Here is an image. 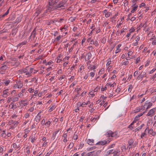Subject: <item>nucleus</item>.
<instances>
[{
    "instance_id": "obj_52",
    "label": "nucleus",
    "mask_w": 156,
    "mask_h": 156,
    "mask_svg": "<svg viewBox=\"0 0 156 156\" xmlns=\"http://www.w3.org/2000/svg\"><path fill=\"white\" fill-rule=\"evenodd\" d=\"M56 136V135L55 134H54V133H53L51 136V139H52L53 140H54Z\"/></svg>"
},
{
    "instance_id": "obj_49",
    "label": "nucleus",
    "mask_w": 156,
    "mask_h": 156,
    "mask_svg": "<svg viewBox=\"0 0 156 156\" xmlns=\"http://www.w3.org/2000/svg\"><path fill=\"white\" fill-rule=\"evenodd\" d=\"M121 90V88L119 87H118L115 90V92L118 93L120 90Z\"/></svg>"
},
{
    "instance_id": "obj_50",
    "label": "nucleus",
    "mask_w": 156,
    "mask_h": 156,
    "mask_svg": "<svg viewBox=\"0 0 156 156\" xmlns=\"http://www.w3.org/2000/svg\"><path fill=\"white\" fill-rule=\"evenodd\" d=\"M81 90V88H76L75 89V90H76L77 92V94H79V91L80 90Z\"/></svg>"
},
{
    "instance_id": "obj_55",
    "label": "nucleus",
    "mask_w": 156,
    "mask_h": 156,
    "mask_svg": "<svg viewBox=\"0 0 156 156\" xmlns=\"http://www.w3.org/2000/svg\"><path fill=\"white\" fill-rule=\"evenodd\" d=\"M147 92V90L146 91H145V94H139L138 95V97L139 98H142V96L143 95H144L145 94H146Z\"/></svg>"
},
{
    "instance_id": "obj_13",
    "label": "nucleus",
    "mask_w": 156,
    "mask_h": 156,
    "mask_svg": "<svg viewBox=\"0 0 156 156\" xmlns=\"http://www.w3.org/2000/svg\"><path fill=\"white\" fill-rule=\"evenodd\" d=\"M146 111H144V112L142 113H139L138 115H136L135 119L134 120H135V121L138 120V118L140 117L143 114L145 113Z\"/></svg>"
},
{
    "instance_id": "obj_46",
    "label": "nucleus",
    "mask_w": 156,
    "mask_h": 156,
    "mask_svg": "<svg viewBox=\"0 0 156 156\" xmlns=\"http://www.w3.org/2000/svg\"><path fill=\"white\" fill-rule=\"evenodd\" d=\"M99 117V116H97V117H94L93 118H92L91 119V120L92 121H94L95 120H97L98 119Z\"/></svg>"
},
{
    "instance_id": "obj_12",
    "label": "nucleus",
    "mask_w": 156,
    "mask_h": 156,
    "mask_svg": "<svg viewBox=\"0 0 156 156\" xmlns=\"http://www.w3.org/2000/svg\"><path fill=\"white\" fill-rule=\"evenodd\" d=\"M91 54L90 52L88 53L85 55V60L86 61L89 60L91 58Z\"/></svg>"
},
{
    "instance_id": "obj_51",
    "label": "nucleus",
    "mask_w": 156,
    "mask_h": 156,
    "mask_svg": "<svg viewBox=\"0 0 156 156\" xmlns=\"http://www.w3.org/2000/svg\"><path fill=\"white\" fill-rule=\"evenodd\" d=\"M12 98L11 97H9L8 98V100H7V102L8 103H9L11 101H12Z\"/></svg>"
},
{
    "instance_id": "obj_63",
    "label": "nucleus",
    "mask_w": 156,
    "mask_h": 156,
    "mask_svg": "<svg viewBox=\"0 0 156 156\" xmlns=\"http://www.w3.org/2000/svg\"><path fill=\"white\" fill-rule=\"evenodd\" d=\"M84 144L82 143H80V144L79 148H82L84 146Z\"/></svg>"
},
{
    "instance_id": "obj_41",
    "label": "nucleus",
    "mask_w": 156,
    "mask_h": 156,
    "mask_svg": "<svg viewBox=\"0 0 156 156\" xmlns=\"http://www.w3.org/2000/svg\"><path fill=\"white\" fill-rule=\"evenodd\" d=\"M146 23H147V21H145V23L143 24V25H142V27H144V30H145V28L147 26Z\"/></svg>"
},
{
    "instance_id": "obj_21",
    "label": "nucleus",
    "mask_w": 156,
    "mask_h": 156,
    "mask_svg": "<svg viewBox=\"0 0 156 156\" xmlns=\"http://www.w3.org/2000/svg\"><path fill=\"white\" fill-rule=\"evenodd\" d=\"M138 7V5H136V6H133V7H132L133 8H132V10L131 11V12L132 13H134L135 11L137 10Z\"/></svg>"
},
{
    "instance_id": "obj_15",
    "label": "nucleus",
    "mask_w": 156,
    "mask_h": 156,
    "mask_svg": "<svg viewBox=\"0 0 156 156\" xmlns=\"http://www.w3.org/2000/svg\"><path fill=\"white\" fill-rule=\"evenodd\" d=\"M37 138L35 136L32 135V136L30 137L29 139L30 140L31 142L34 143L36 140Z\"/></svg>"
},
{
    "instance_id": "obj_25",
    "label": "nucleus",
    "mask_w": 156,
    "mask_h": 156,
    "mask_svg": "<svg viewBox=\"0 0 156 156\" xmlns=\"http://www.w3.org/2000/svg\"><path fill=\"white\" fill-rule=\"evenodd\" d=\"M5 62L4 64H3V66H1L0 68V69L2 70H5L7 68V67L6 65L5 64Z\"/></svg>"
},
{
    "instance_id": "obj_48",
    "label": "nucleus",
    "mask_w": 156,
    "mask_h": 156,
    "mask_svg": "<svg viewBox=\"0 0 156 156\" xmlns=\"http://www.w3.org/2000/svg\"><path fill=\"white\" fill-rule=\"evenodd\" d=\"M73 139L74 140H77L78 139V135L74 133L73 136Z\"/></svg>"
},
{
    "instance_id": "obj_35",
    "label": "nucleus",
    "mask_w": 156,
    "mask_h": 156,
    "mask_svg": "<svg viewBox=\"0 0 156 156\" xmlns=\"http://www.w3.org/2000/svg\"><path fill=\"white\" fill-rule=\"evenodd\" d=\"M51 123V122L50 121H48L45 123L44 125L48 127H49Z\"/></svg>"
},
{
    "instance_id": "obj_61",
    "label": "nucleus",
    "mask_w": 156,
    "mask_h": 156,
    "mask_svg": "<svg viewBox=\"0 0 156 156\" xmlns=\"http://www.w3.org/2000/svg\"><path fill=\"white\" fill-rule=\"evenodd\" d=\"M65 75H63L61 77L59 78V80H62V79H64L65 77Z\"/></svg>"
},
{
    "instance_id": "obj_40",
    "label": "nucleus",
    "mask_w": 156,
    "mask_h": 156,
    "mask_svg": "<svg viewBox=\"0 0 156 156\" xmlns=\"http://www.w3.org/2000/svg\"><path fill=\"white\" fill-rule=\"evenodd\" d=\"M41 12V10L39 9L38 10H37V12H35V15L36 16H37L39 14H40Z\"/></svg>"
},
{
    "instance_id": "obj_56",
    "label": "nucleus",
    "mask_w": 156,
    "mask_h": 156,
    "mask_svg": "<svg viewBox=\"0 0 156 156\" xmlns=\"http://www.w3.org/2000/svg\"><path fill=\"white\" fill-rule=\"evenodd\" d=\"M14 103L13 102H11L10 104V106H11V108H12L13 109H15V108L14 107Z\"/></svg>"
},
{
    "instance_id": "obj_27",
    "label": "nucleus",
    "mask_w": 156,
    "mask_h": 156,
    "mask_svg": "<svg viewBox=\"0 0 156 156\" xmlns=\"http://www.w3.org/2000/svg\"><path fill=\"white\" fill-rule=\"evenodd\" d=\"M115 84H116V83L115 82H114L112 84H110L109 83H108L106 84V86H110V87H114V85H115Z\"/></svg>"
},
{
    "instance_id": "obj_33",
    "label": "nucleus",
    "mask_w": 156,
    "mask_h": 156,
    "mask_svg": "<svg viewBox=\"0 0 156 156\" xmlns=\"http://www.w3.org/2000/svg\"><path fill=\"white\" fill-rule=\"evenodd\" d=\"M144 124H142L141 126L138 127L137 128H136L135 130V131L136 132V130L138 131L140 129H141L143 127V126H144Z\"/></svg>"
},
{
    "instance_id": "obj_29",
    "label": "nucleus",
    "mask_w": 156,
    "mask_h": 156,
    "mask_svg": "<svg viewBox=\"0 0 156 156\" xmlns=\"http://www.w3.org/2000/svg\"><path fill=\"white\" fill-rule=\"evenodd\" d=\"M146 74V73L144 72H142L141 73V74L139 76H138V77H140L141 78H142L144 77Z\"/></svg>"
},
{
    "instance_id": "obj_58",
    "label": "nucleus",
    "mask_w": 156,
    "mask_h": 156,
    "mask_svg": "<svg viewBox=\"0 0 156 156\" xmlns=\"http://www.w3.org/2000/svg\"><path fill=\"white\" fill-rule=\"evenodd\" d=\"M74 144L73 143H71L69 145V148H72Z\"/></svg>"
},
{
    "instance_id": "obj_8",
    "label": "nucleus",
    "mask_w": 156,
    "mask_h": 156,
    "mask_svg": "<svg viewBox=\"0 0 156 156\" xmlns=\"http://www.w3.org/2000/svg\"><path fill=\"white\" fill-rule=\"evenodd\" d=\"M111 141V140L110 139L107 141H101L98 142L96 144H99L100 145H103L106 144H108Z\"/></svg>"
},
{
    "instance_id": "obj_45",
    "label": "nucleus",
    "mask_w": 156,
    "mask_h": 156,
    "mask_svg": "<svg viewBox=\"0 0 156 156\" xmlns=\"http://www.w3.org/2000/svg\"><path fill=\"white\" fill-rule=\"evenodd\" d=\"M28 91L30 93H32L34 92V90L32 88H30L28 89Z\"/></svg>"
},
{
    "instance_id": "obj_37",
    "label": "nucleus",
    "mask_w": 156,
    "mask_h": 156,
    "mask_svg": "<svg viewBox=\"0 0 156 156\" xmlns=\"http://www.w3.org/2000/svg\"><path fill=\"white\" fill-rule=\"evenodd\" d=\"M62 37V36L59 35L56 37L55 39V41H58Z\"/></svg>"
},
{
    "instance_id": "obj_28",
    "label": "nucleus",
    "mask_w": 156,
    "mask_h": 156,
    "mask_svg": "<svg viewBox=\"0 0 156 156\" xmlns=\"http://www.w3.org/2000/svg\"><path fill=\"white\" fill-rule=\"evenodd\" d=\"M19 98L17 97H14L12 98V101L13 102H16L18 100Z\"/></svg>"
},
{
    "instance_id": "obj_26",
    "label": "nucleus",
    "mask_w": 156,
    "mask_h": 156,
    "mask_svg": "<svg viewBox=\"0 0 156 156\" xmlns=\"http://www.w3.org/2000/svg\"><path fill=\"white\" fill-rule=\"evenodd\" d=\"M12 146L14 148H16L17 149H18V150H20V147L19 146H17V144L16 143L13 144H12Z\"/></svg>"
},
{
    "instance_id": "obj_34",
    "label": "nucleus",
    "mask_w": 156,
    "mask_h": 156,
    "mask_svg": "<svg viewBox=\"0 0 156 156\" xmlns=\"http://www.w3.org/2000/svg\"><path fill=\"white\" fill-rule=\"evenodd\" d=\"M113 150H109L107 151V153L108 155L110 154H113Z\"/></svg>"
},
{
    "instance_id": "obj_38",
    "label": "nucleus",
    "mask_w": 156,
    "mask_h": 156,
    "mask_svg": "<svg viewBox=\"0 0 156 156\" xmlns=\"http://www.w3.org/2000/svg\"><path fill=\"white\" fill-rule=\"evenodd\" d=\"M132 88H133L132 85L131 84L129 85V88H128V91L130 92L131 91Z\"/></svg>"
},
{
    "instance_id": "obj_7",
    "label": "nucleus",
    "mask_w": 156,
    "mask_h": 156,
    "mask_svg": "<svg viewBox=\"0 0 156 156\" xmlns=\"http://www.w3.org/2000/svg\"><path fill=\"white\" fill-rule=\"evenodd\" d=\"M152 105V103L147 101L145 102L144 105H143L142 106L144 107L145 109H146L147 110L148 109L150 108Z\"/></svg>"
},
{
    "instance_id": "obj_16",
    "label": "nucleus",
    "mask_w": 156,
    "mask_h": 156,
    "mask_svg": "<svg viewBox=\"0 0 156 156\" xmlns=\"http://www.w3.org/2000/svg\"><path fill=\"white\" fill-rule=\"evenodd\" d=\"M67 133H65L64 132L62 136V137L63 138V141L64 143H66L68 141L67 139Z\"/></svg>"
},
{
    "instance_id": "obj_19",
    "label": "nucleus",
    "mask_w": 156,
    "mask_h": 156,
    "mask_svg": "<svg viewBox=\"0 0 156 156\" xmlns=\"http://www.w3.org/2000/svg\"><path fill=\"white\" fill-rule=\"evenodd\" d=\"M25 91V89H23L21 90L18 94L19 97H21L23 96V93H24Z\"/></svg>"
},
{
    "instance_id": "obj_23",
    "label": "nucleus",
    "mask_w": 156,
    "mask_h": 156,
    "mask_svg": "<svg viewBox=\"0 0 156 156\" xmlns=\"http://www.w3.org/2000/svg\"><path fill=\"white\" fill-rule=\"evenodd\" d=\"M148 133L153 136H154L155 134V133L153 131V129H150L148 130Z\"/></svg>"
},
{
    "instance_id": "obj_2",
    "label": "nucleus",
    "mask_w": 156,
    "mask_h": 156,
    "mask_svg": "<svg viewBox=\"0 0 156 156\" xmlns=\"http://www.w3.org/2000/svg\"><path fill=\"white\" fill-rule=\"evenodd\" d=\"M101 152V150L91 151L87 153V156H98Z\"/></svg>"
},
{
    "instance_id": "obj_39",
    "label": "nucleus",
    "mask_w": 156,
    "mask_h": 156,
    "mask_svg": "<svg viewBox=\"0 0 156 156\" xmlns=\"http://www.w3.org/2000/svg\"><path fill=\"white\" fill-rule=\"evenodd\" d=\"M41 118V115H39V113H38L36 117V120H38V121H39Z\"/></svg>"
},
{
    "instance_id": "obj_11",
    "label": "nucleus",
    "mask_w": 156,
    "mask_h": 156,
    "mask_svg": "<svg viewBox=\"0 0 156 156\" xmlns=\"http://www.w3.org/2000/svg\"><path fill=\"white\" fill-rule=\"evenodd\" d=\"M145 109L144 107H140L137 108L135 110H134V112L136 113L140 111H141L142 110H143Z\"/></svg>"
},
{
    "instance_id": "obj_42",
    "label": "nucleus",
    "mask_w": 156,
    "mask_h": 156,
    "mask_svg": "<svg viewBox=\"0 0 156 156\" xmlns=\"http://www.w3.org/2000/svg\"><path fill=\"white\" fill-rule=\"evenodd\" d=\"M147 129V128H146V129L145 130L144 133H142L141 134V138H142L143 137L145 136L146 135V134L145 132H146V130Z\"/></svg>"
},
{
    "instance_id": "obj_47",
    "label": "nucleus",
    "mask_w": 156,
    "mask_h": 156,
    "mask_svg": "<svg viewBox=\"0 0 156 156\" xmlns=\"http://www.w3.org/2000/svg\"><path fill=\"white\" fill-rule=\"evenodd\" d=\"M30 116V114L28 113H26L24 115L23 117V118H25L26 119L28 118Z\"/></svg>"
},
{
    "instance_id": "obj_59",
    "label": "nucleus",
    "mask_w": 156,
    "mask_h": 156,
    "mask_svg": "<svg viewBox=\"0 0 156 156\" xmlns=\"http://www.w3.org/2000/svg\"><path fill=\"white\" fill-rule=\"evenodd\" d=\"M136 1H135V0L132 1V2H133V4L132 5V7H133V6H136Z\"/></svg>"
},
{
    "instance_id": "obj_36",
    "label": "nucleus",
    "mask_w": 156,
    "mask_h": 156,
    "mask_svg": "<svg viewBox=\"0 0 156 156\" xmlns=\"http://www.w3.org/2000/svg\"><path fill=\"white\" fill-rule=\"evenodd\" d=\"M111 14V13L109 12H108L105 14V17L106 18H108L110 16Z\"/></svg>"
},
{
    "instance_id": "obj_10",
    "label": "nucleus",
    "mask_w": 156,
    "mask_h": 156,
    "mask_svg": "<svg viewBox=\"0 0 156 156\" xmlns=\"http://www.w3.org/2000/svg\"><path fill=\"white\" fill-rule=\"evenodd\" d=\"M8 89H5L3 92L2 97L4 98H6L9 95V93L8 92Z\"/></svg>"
},
{
    "instance_id": "obj_43",
    "label": "nucleus",
    "mask_w": 156,
    "mask_h": 156,
    "mask_svg": "<svg viewBox=\"0 0 156 156\" xmlns=\"http://www.w3.org/2000/svg\"><path fill=\"white\" fill-rule=\"evenodd\" d=\"M38 93V91L37 90H36L34 92V94L33 95H32V96H31V98L30 99H31L32 98L34 97V96H36L37 94Z\"/></svg>"
},
{
    "instance_id": "obj_9",
    "label": "nucleus",
    "mask_w": 156,
    "mask_h": 156,
    "mask_svg": "<svg viewBox=\"0 0 156 156\" xmlns=\"http://www.w3.org/2000/svg\"><path fill=\"white\" fill-rule=\"evenodd\" d=\"M156 109L155 108H154L149 111L147 115V116H150L151 115H153L155 112Z\"/></svg>"
},
{
    "instance_id": "obj_60",
    "label": "nucleus",
    "mask_w": 156,
    "mask_h": 156,
    "mask_svg": "<svg viewBox=\"0 0 156 156\" xmlns=\"http://www.w3.org/2000/svg\"><path fill=\"white\" fill-rule=\"evenodd\" d=\"M30 131V130L27 129H26L24 130V133L26 134L28 133Z\"/></svg>"
},
{
    "instance_id": "obj_6",
    "label": "nucleus",
    "mask_w": 156,
    "mask_h": 156,
    "mask_svg": "<svg viewBox=\"0 0 156 156\" xmlns=\"http://www.w3.org/2000/svg\"><path fill=\"white\" fill-rule=\"evenodd\" d=\"M66 2L67 1L66 0H63L60 2V3L57 5H55L56 9H58L61 8L63 7L64 6V5L66 4Z\"/></svg>"
},
{
    "instance_id": "obj_32",
    "label": "nucleus",
    "mask_w": 156,
    "mask_h": 156,
    "mask_svg": "<svg viewBox=\"0 0 156 156\" xmlns=\"http://www.w3.org/2000/svg\"><path fill=\"white\" fill-rule=\"evenodd\" d=\"M129 62L128 61L123 60L122 62V65H127L129 64Z\"/></svg>"
},
{
    "instance_id": "obj_44",
    "label": "nucleus",
    "mask_w": 156,
    "mask_h": 156,
    "mask_svg": "<svg viewBox=\"0 0 156 156\" xmlns=\"http://www.w3.org/2000/svg\"><path fill=\"white\" fill-rule=\"evenodd\" d=\"M134 122H135V120H134L133 122L130 124V125L129 126V128H130L131 130H132V129L133 128V127L132 125Z\"/></svg>"
},
{
    "instance_id": "obj_57",
    "label": "nucleus",
    "mask_w": 156,
    "mask_h": 156,
    "mask_svg": "<svg viewBox=\"0 0 156 156\" xmlns=\"http://www.w3.org/2000/svg\"><path fill=\"white\" fill-rule=\"evenodd\" d=\"M91 95V97H93L94 95V92L93 91H90L89 93Z\"/></svg>"
},
{
    "instance_id": "obj_1",
    "label": "nucleus",
    "mask_w": 156,
    "mask_h": 156,
    "mask_svg": "<svg viewBox=\"0 0 156 156\" xmlns=\"http://www.w3.org/2000/svg\"><path fill=\"white\" fill-rule=\"evenodd\" d=\"M47 6L48 8L46 10V11L44 12V14L46 13L47 12V11H53L54 9H57L56 6H55V4H54L53 5H51L50 2H48V3L47 5Z\"/></svg>"
},
{
    "instance_id": "obj_53",
    "label": "nucleus",
    "mask_w": 156,
    "mask_h": 156,
    "mask_svg": "<svg viewBox=\"0 0 156 156\" xmlns=\"http://www.w3.org/2000/svg\"><path fill=\"white\" fill-rule=\"evenodd\" d=\"M154 121L153 126H156V115L154 116Z\"/></svg>"
},
{
    "instance_id": "obj_22",
    "label": "nucleus",
    "mask_w": 156,
    "mask_h": 156,
    "mask_svg": "<svg viewBox=\"0 0 156 156\" xmlns=\"http://www.w3.org/2000/svg\"><path fill=\"white\" fill-rule=\"evenodd\" d=\"M120 151L118 150L117 151H113V154H114L113 156H118L120 154Z\"/></svg>"
},
{
    "instance_id": "obj_62",
    "label": "nucleus",
    "mask_w": 156,
    "mask_h": 156,
    "mask_svg": "<svg viewBox=\"0 0 156 156\" xmlns=\"http://www.w3.org/2000/svg\"><path fill=\"white\" fill-rule=\"evenodd\" d=\"M21 21V19L20 17L17 18L16 19V22H17L18 23H19Z\"/></svg>"
},
{
    "instance_id": "obj_31",
    "label": "nucleus",
    "mask_w": 156,
    "mask_h": 156,
    "mask_svg": "<svg viewBox=\"0 0 156 156\" xmlns=\"http://www.w3.org/2000/svg\"><path fill=\"white\" fill-rule=\"evenodd\" d=\"M106 61L107 62L106 66L110 65V64H111V58H109Z\"/></svg>"
},
{
    "instance_id": "obj_54",
    "label": "nucleus",
    "mask_w": 156,
    "mask_h": 156,
    "mask_svg": "<svg viewBox=\"0 0 156 156\" xmlns=\"http://www.w3.org/2000/svg\"><path fill=\"white\" fill-rule=\"evenodd\" d=\"M95 75V73L94 72H91L90 73L89 75L91 77H93Z\"/></svg>"
},
{
    "instance_id": "obj_30",
    "label": "nucleus",
    "mask_w": 156,
    "mask_h": 156,
    "mask_svg": "<svg viewBox=\"0 0 156 156\" xmlns=\"http://www.w3.org/2000/svg\"><path fill=\"white\" fill-rule=\"evenodd\" d=\"M10 81L9 80H4L3 83L5 84V86H7L9 83Z\"/></svg>"
},
{
    "instance_id": "obj_24",
    "label": "nucleus",
    "mask_w": 156,
    "mask_h": 156,
    "mask_svg": "<svg viewBox=\"0 0 156 156\" xmlns=\"http://www.w3.org/2000/svg\"><path fill=\"white\" fill-rule=\"evenodd\" d=\"M1 134V136L2 137L5 138H7V137H6V133H5V131H2Z\"/></svg>"
},
{
    "instance_id": "obj_20",
    "label": "nucleus",
    "mask_w": 156,
    "mask_h": 156,
    "mask_svg": "<svg viewBox=\"0 0 156 156\" xmlns=\"http://www.w3.org/2000/svg\"><path fill=\"white\" fill-rule=\"evenodd\" d=\"M121 46V44H119L116 46V50L115 51V53L116 54L117 53L121 51V49H120V48Z\"/></svg>"
},
{
    "instance_id": "obj_3",
    "label": "nucleus",
    "mask_w": 156,
    "mask_h": 156,
    "mask_svg": "<svg viewBox=\"0 0 156 156\" xmlns=\"http://www.w3.org/2000/svg\"><path fill=\"white\" fill-rule=\"evenodd\" d=\"M118 135V133L115 132L113 133L111 131H108L106 134V136L108 137L111 136L112 137L116 138Z\"/></svg>"
},
{
    "instance_id": "obj_4",
    "label": "nucleus",
    "mask_w": 156,
    "mask_h": 156,
    "mask_svg": "<svg viewBox=\"0 0 156 156\" xmlns=\"http://www.w3.org/2000/svg\"><path fill=\"white\" fill-rule=\"evenodd\" d=\"M27 67L25 68L19 70V73L22 74L23 73H25L26 75H31L32 72V71L28 72L27 69Z\"/></svg>"
},
{
    "instance_id": "obj_64",
    "label": "nucleus",
    "mask_w": 156,
    "mask_h": 156,
    "mask_svg": "<svg viewBox=\"0 0 156 156\" xmlns=\"http://www.w3.org/2000/svg\"><path fill=\"white\" fill-rule=\"evenodd\" d=\"M87 48L89 51H91L93 49V48L92 46H91L88 47Z\"/></svg>"
},
{
    "instance_id": "obj_18",
    "label": "nucleus",
    "mask_w": 156,
    "mask_h": 156,
    "mask_svg": "<svg viewBox=\"0 0 156 156\" xmlns=\"http://www.w3.org/2000/svg\"><path fill=\"white\" fill-rule=\"evenodd\" d=\"M94 140L93 139H88L87 140V143L89 145H93L94 143Z\"/></svg>"
},
{
    "instance_id": "obj_17",
    "label": "nucleus",
    "mask_w": 156,
    "mask_h": 156,
    "mask_svg": "<svg viewBox=\"0 0 156 156\" xmlns=\"http://www.w3.org/2000/svg\"><path fill=\"white\" fill-rule=\"evenodd\" d=\"M56 106L54 104L51 105L49 107V109L48 110V112H52L53 110L54 109L56 108Z\"/></svg>"
},
{
    "instance_id": "obj_5",
    "label": "nucleus",
    "mask_w": 156,
    "mask_h": 156,
    "mask_svg": "<svg viewBox=\"0 0 156 156\" xmlns=\"http://www.w3.org/2000/svg\"><path fill=\"white\" fill-rule=\"evenodd\" d=\"M16 83L13 85L14 89L21 88L23 86V83L21 81H17Z\"/></svg>"
},
{
    "instance_id": "obj_14",
    "label": "nucleus",
    "mask_w": 156,
    "mask_h": 156,
    "mask_svg": "<svg viewBox=\"0 0 156 156\" xmlns=\"http://www.w3.org/2000/svg\"><path fill=\"white\" fill-rule=\"evenodd\" d=\"M133 143L134 140L132 139H130L128 141V147L129 148V149L130 148H131L132 147L131 146L133 144Z\"/></svg>"
}]
</instances>
